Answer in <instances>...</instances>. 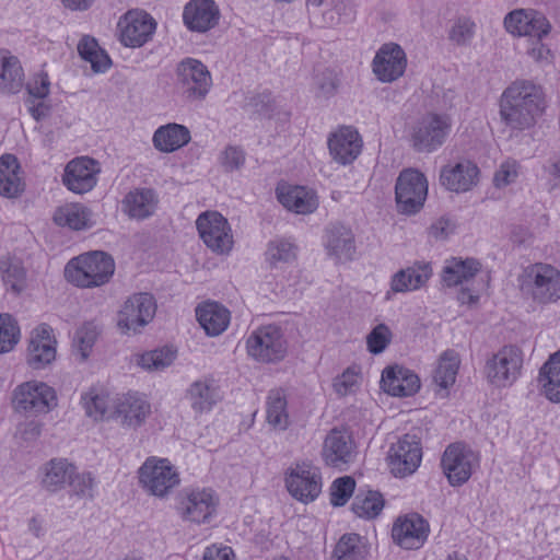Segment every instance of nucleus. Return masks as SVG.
Returning <instances> with one entry per match:
<instances>
[{
  "instance_id": "obj_20",
  "label": "nucleus",
  "mask_w": 560,
  "mask_h": 560,
  "mask_svg": "<svg viewBox=\"0 0 560 560\" xmlns=\"http://www.w3.org/2000/svg\"><path fill=\"white\" fill-rule=\"evenodd\" d=\"M428 522L417 513L398 517L392 530L394 541L408 550L422 547L428 538Z\"/></svg>"
},
{
  "instance_id": "obj_3",
  "label": "nucleus",
  "mask_w": 560,
  "mask_h": 560,
  "mask_svg": "<svg viewBox=\"0 0 560 560\" xmlns=\"http://www.w3.org/2000/svg\"><path fill=\"white\" fill-rule=\"evenodd\" d=\"M453 129V119L446 113L428 112L409 127L408 141L418 153H432L442 148Z\"/></svg>"
},
{
  "instance_id": "obj_35",
  "label": "nucleus",
  "mask_w": 560,
  "mask_h": 560,
  "mask_svg": "<svg viewBox=\"0 0 560 560\" xmlns=\"http://www.w3.org/2000/svg\"><path fill=\"white\" fill-rule=\"evenodd\" d=\"M189 129L176 122L160 126L153 133L154 148L162 153H172L185 147L190 141Z\"/></svg>"
},
{
  "instance_id": "obj_32",
  "label": "nucleus",
  "mask_w": 560,
  "mask_h": 560,
  "mask_svg": "<svg viewBox=\"0 0 560 560\" xmlns=\"http://www.w3.org/2000/svg\"><path fill=\"white\" fill-rule=\"evenodd\" d=\"M75 466L67 458H51L39 468L40 486L48 492H57L63 489Z\"/></svg>"
},
{
  "instance_id": "obj_58",
  "label": "nucleus",
  "mask_w": 560,
  "mask_h": 560,
  "mask_svg": "<svg viewBox=\"0 0 560 560\" xmlns=\"http://www.w3.org/2000/svg\"><path fill=\"white\" fill-rule=\"evenodd\" d=\"M534 10H515L509 13L504 19L506 31L513 35L522 36L526 25L530 23Z\"/></svg>"
},
{
  "instance_id": "obj_41",
  "label": "nucleus",
  "mask_w": 560,
  "mask_h": 560,
  "mask_svg": "<svg viewBox=\"0 0 560 560\" xmlns=\"http://www.w3.org/2000/svg\"><path fill=\"white\" fill-rule=\"evenodd\" d=\"M267 422L278 430H285L289 425L288 401L282 389L269 392L266 401Z\"/></svg>"
},
{
  "instance_id": "obj_52",
  "label": "nucleus",
  "mask_w": 560,
  "mask_h": 560,
  "mask_svg": "<svg viewBox=\"0 0 560 560\" xmlns=\"http://www.w3.org/2000/svg\"><path fill=\"white\" fill-rule=\"evenodd\" d=\"M355 488V481L350 476L337 478L330 487V503L334 506H342L351 498Z\"/></svg>"
},
{
  "instance_id": "obj_21",
  "label": "nucleus",
  "mask_w": 560,
  "mask_h": 560,
  "mask_svg": "<svg viewBox=\"0 0 560 560\" xmlns=\"http://www.w3.org/2000/svg\"><path fill=\"white\" fill-rule=\"evenodd\" d=\"M98 173L100 167L95 160L81 156L67 164L62 182L69 190L84 194L94 188Z\"/></svg>"
},
{
  "instance_id": "obj_28",
  "label": "nucleus",
  "mask_w": 560,
  "mask_h": 560,
  "mask_svg": "<svg viewBox=\"0 0 560 560\" xmlns=\"http://www.w3.org/2000/svg\"><path fill=\"white\" fill-rule=\"evenodd\" d=\"M382 388L392 396L408 397L420 389V378L411 370L394 365L382 373Z\"/></svg>"
},
{
  "instance_id": "obj_25",
  "label": "nucleus",
  "mask_w": 560,
  "mask_h": 560,
  "mask_svg": "<svg viewBox=\"0 0 560 560\" xmlns=\"http://www.w3.org/2000/svg\"><path fill=\"white\" fill-rule=\"evenodd\" d=\"M362 139L352 127H341L328 138L329 153L341 165L351 164L361 153Z\"/></svg>"
},
{
  "instance_id": "obj_24",
  "label": "nucleus",
  "mask_w": 560,
  "mask_h": 560,
  "mask_svg": "<svg viewBox=\"0 0 560 560\" xmlns=\"http://www.w3.org/2000/svg\"><path fill=\"white\" fill-rule=\"evenodd\" d=\"M406 66V54L397 44L383 45L373 60V71L382 82H393L400 78Z\"/></svg>"
},
{
  "instance_id": "obj_61",
  "label": "nucleus",
  "mask_w": 560,
  "mask_h": 560,
  "mask_svg": "<svg viewBox=\"0 0 560 560\" xmlns=\"http://www.w3.org/2000/svg\"><path fill=\"white\" fill-rule=\"evenodd\" d=\"M475 34V23L469 19H458L450 32V39L457 45H465Z\"/></svg>"
},
{
  "instance_id": "obj_37",
  "label": "nucleus",
  "mask_w": 560,
  "mask_h": 560,
  "mask_svg": "<svg viewBox=\"0 0 560 560\" xmlns=\"http://www.w3.org/2000/svg\"><path fill=\"white\" fill-rule=\"evenodd\" d=\"M24 190L20 176V165L14 155L4 154L0 158V195L15 198Z\"/></svg>"
},
{
  "instance_id": "obj_15",
  "label": "nucleus",
  "mask_w": 560,
  "mask_h": 560,
  "mask_svg": "<svg viewBox=\"0 0 560 560\" xmlns=\"http://www.w3.org/2000/svg\"><path fill=\"white\" fill-rule=\"evenodd\" d=\"M219 499L210 488L187 489L183 492L177 511L184 521L206 524L217 512Z\"/></svg>"
},
{
  "instance_id": "obj_36",
  "label": "nucleus",
  "mask_w": 560,
  "mask_h": 560,
  "mask_svg": "<svg viewBox=\"0 0 560 560\" xmlns=\"http://www.w3.org/2000/svg\"><path fill=\"white\" fill-rule=\"evenodd\" d=\"M54 222L61 228L81 231L93 225L91 210L82 203H66L58 207L52 215Z\"/></svg>"
},
{
  "instance_id": "obj_11",
  "label": "nucleus",
  "mask_w": 560,
  "mask_h": 560,
  "mask_svg": "<svg viewBox=\"0 0 560 560\" xmlns=\"http://www.w3.org/2000/svg\"><path fill=\"white\" fill-rule=\"evenodd\" d=\"M287 340L277 325H266L254 330L246 340L250 357L261 362H277L287 353Z\"/></svg>"
},
{
  "instance_id": "obj_5",
  "label": "nucleus",
  "mask_w": 560,
  "mask_h": 560,
  "mask_svg": "<svg viewBox=\"0 0 560 560\" xmlns=\"http://www.w3.org/2000/svg\"><path fill=\"white\" fill-rule=\"evenodd\" d=\"M522 366V351L515 346H504L487 358L483 374L491 385L504 388L516 382Z\"/></svg>"
},
{
  "instance_id": "obj_1",
  "label": "nucleus",
  "mask_w": 560,
  "mask_h": 560,
  "mask_svg": "<svg viewBox=\"0 0 560 560\" xmlns=\"http://www.w3.org/2000/svg\"><path fill=\"white\" fill-rule=\"evenodd\" d=\"M542 89L529 81H515L499 101L501 121L512 131L533 128L546 109Z\"/></svg>"
},
{
  "instance_id": "obj_26",
  "label": "nucleus",
  "mask_w": 560,
  "mask_h": 560,
  "mask_svg": "<svg viewBox=\"0 0 560 560\" xmlns=\"http://www.w3.org/2000/svg\"><path fill=\"white\" fill-rule=\"evenodd\" d=\"M479 168L471 161L444 165L440 171V184L450 191L465 192L478 180Z\"/></svg>"
},
{
  "instance_id": "obj_45",
  "label": "nucleus",
  "mask_w": 560,
  "mask_h": 560,
  "mask_svg": "<svg viewBox=\"0 0 560 560\" xmlns=\"http://www.w3.org/2000/svg\"><path fill=\"white\" fill-rule=\"evenodd\" d=\"M298 247L287 238L269 241L265 253L266 260L271 267H279L282 264H290L296 259Z\"/></svg>"
},
{
  "instance_id": "obj_56",
  "label": "nucleus",
  "mask_w": 560,
  "mask_h": 560,
  "mask_svg": "<svg viewBox=\"0 0 560 560\" xmlns=\"http://www.w3.org/2000/svg\"><path fill=\"white\" fill-rule=\"evenodd\" d=\"M67 485L77 497H93L94 478L91 472H78L75 469Z\"/></svg>"
},
{
  "instance_id": "obj_40",
  "label": "nucleus",
  "mask_w": 560,
  "mask_h": 560,
  "mask_svg": "<svg viewBox=\"0 0 560 560\" xmlns=\"http://www.w3.org/2000/svg\"><path fill=\"white\" fill-rule=\"evenodd\" d=\"M81 401L89 417L95 420L112 419L110 413L115 399H112L109 394L91 388L89 392L82 394Z\"/></svg>"
},
{
  "instance_id": "obj_43",
  "label": "nucleus",
  "mask_w": 560,
  "mask_h": 560,
  "mask_svg": "<svg viewBox=\"0 0 560 560\" xmlns=\"http://www.w3.org/2000/svg\"><path fill=\"white\" fill-rule=\"evenodd\" d=\"M460 365L459 354L452 349L444 351L433 374L434 383L442 389L454 385Z\"/></svg>"
},
{
  "instance_id": "obj_42",
  "label": "nucleus",
  "mask_w": 560,
  "mask_h": 560,
  "mask_svg": "<svg viewBox=\"0 0 560 560\" xmlns=\"http://www.w3.org/2000/svg\"><path fill=\"white\" fill-rule=\"evenodd\" d=\"M78 52L83 60L91 63V68L95 73H103L112 66V60L107 52L91 36H83L80 39Z\"/></svg>"
},
{
  "instance_id": "obj_51",
  "label": "nucleus",
  "mask_w": 560,
  "mask_h": 560,
  "mask_svg": "<svg viewBox=\"0 0 560 560\" xmlns=\"http://www.w3.org/2000/svg\"><path fill=\"white\" fill-rule=\"evenodd\" d=\"M360 536L358 534H345L337 542L334 550L335 560H358L361 555Z\"/></svg>"
},
{
  "instance_id": "obj_50",
  "label": "nucleus",
  "mask_w": 560,
  "mask_h": 560,
  "mask_svg": "<svg viewBox=\"0 0 560 560\" xmlns=\"http://www.w3.org/2000/svg\"><path fill=\"white\" fill-rule=\"evenodd\" d=\"M97 329L91 324H84L77 329L73 338V345L84 361L89 358L91 350L97 339Z\"/></svg>"
},
{
  "instance_id": "obj_63",
  "label": "nucleus",
  "mask_w": 560,
  "mask_h": 560,
  "mask_svg": "<svg viewBox=\"0 0 560 560\" xmlns=\"http://www.w3.org/2000/svg\"><path fill=\"white\" fill-rule=\"evenodd\" d=\"M359 374L354 369H347L341 375L337 376L334 381V389L340 396H346L353 393L358 386Z\"/></svg>"
},
{
  "instance_id": "obj_19",
  "label": "nucleus",
  "mask_w": 560,
  "mask_h": 560,
  "mask_svg": "<svg viewBox=\"0 0 560 560\" xmlns=\"http://www.w3.org/2000/svg\"><path fill=\"white\" fill-rule=\"evenodd\" d=\"M151 412L150 404L137 393H128L115 398L112 420L126 428H138Z\"/></svg>"
},
{
  "instance_id": "obj_23",
  "label": "nucleus",
  "mask_w": 560,
  "mask_h": 560,
  "mask_svg": "<svg viewBox=\"0 0 560 560\" xmlns=\"http://www.w3.org/2000/svg\"><path fill=\"white\" fill-rule=\"evenodd\" d=\"M220 18L221 12L214 0H189L183 11L184 25L196 33L214 28Z\"/></svg>"
},
{
  "instance_id": "obj_39",
  "label": "nucleus",
  "mask_w": 560,
  "mask_h": 560,
  "mask_svg": "<svg viewBox=\"0 0 560 560\" xmlns=\"http://www.w3.org/2000/svg\"><path fill=\"white\" fill-rule=\"evenodd\" d=\"M480 270V262L474 258H453L443 269L442 279L447 287L469 281Z\"/></svg>"
},
{
  "instance_id": "obj_12",
  "label": "nucleus",
  "mask_w": 560,
  "mask_h": 560,
  "mask_svg": "<svg viewBox=\"0 0 560 560\" xmlns=\"http://www.w3.org/2000/svg\"><path fill=\"white\" fill-rule=\"evenodd\" d=\"M289 493L302 503H310L322 492V475L317 467L307 462L291 465L284 477Z\"/></svg>"
},
{
  "instance_id": "obj_54",
  "label": "nucleus",
  "mask_w": 560,
  "mask_h": 560,
  "mask_svg": "<svg viewBox=\"0 0 560 560\" xmlns=\"http://www.w3.org/2000/svg\"><path fill=\"white\" fill-rule=\"evenodd\" d=\"M315 94L317 97L329 98L337 92L338 79L330 69H325L314 78Z\"/></svg>"
},
{
  "instance_id": "obj_46",
  "label": "nucleus",
  "mask_w": 560,
  "mask_h": 560,
  "mask_svg": "<svg viewBox=\"0 0 560 560\" xmlns=\"http://www.w3.org/2000/svg\"><path fill=\"white\" fill-rule=\"evenodd\" d=\"M384 503V498L378 491H368L355 495L351 509L357 516L371 520L382 512Z\"/></svg>"
},
{
  "instance_id": "obj_2",
  "label": "nucleus",
  "mask_w": 560,
  "mask_h": 560,
  "mask_svg": "<svg viewBox=\"0 0 560 560\" xmlns=\"http://www.w3.org/2000/svg\"><path fill=\"white\" fill-rule=\"evenodd\" d=\"M114 272L113 257L101 250L73 257L65 268L66 279L82 289L97 288L108 283Z\"/></svg>"
},
{
  "instance_id": "obj_6",
  "label": "nucleus",
  "mask_w": 560,
  "mask_h": 560,
  "mask_svg": "<svg viewBox=\"0 0 560 560\" xmlns=\"http://www.w3.org/2000/svg\"><path fill=\"white\" fill-rule=\"evenodd\" d=\"M428 196V180L425 176L415 168L402 170L395 185V200L397 210L402 214L419 212Z\"/></svg>"
},
{
  "instance_id": "obj_8",
  "label": "nucleus",
  "mask_w": 560,
  "mask_h": 560,
  "mask_svg": "<svg viewBox=\"0 0 560 560\" xmlns=\"http://www.w3.org/2000/svg\"><path fill=\"white\" fill-rule=\"evenodd\" d=\"M176 85L187 101H202L210 92L212 77L200 60L185 58L176 68Z\"/></svg>"
},
{
  "instance_id": "obj_17",
  "label": "nucleus",
  "mask_w": 560,
  "mask_h": 560,
  "mask_svg": "<svg viewBox=\"0 0 560 560\" xmlns=\"http://www.w3.org/2000/svg\"><path fill=\"white\" fill-rule=\"evenodd\" d=\"M119 38L126 47H141L148 43L156 28L154 19L142 10H130L118 21Z\"/></svg>"
},
{
  "instance_id": "obj_47",
  "label": "nucleus",
  "mask_w": 560,
  "mask_h": 560,
  "mask_svg": "<svg viewBox=\"0 0 560 560\" xmlns=\"http://www.w3.org/2000/svg\"><path fill=\"white\" fill-rule=\"evenodd\" d=\"M176 358V351L168 347L142 353L138 364L148 371H161L170 366Z\"/></svg>"
},
{
  "instance_id": "obj_31",
  "label": "nucleus",
  "mask_w": 560,
  "mask_h": 560,
  "mask_svg": "<svg viewBox=\"0 0 560 560\" xmlns=\"http://www.w3.org/2000/svg\"><path fill=\"white\" fill-rule=\"evenodd\" d=\"M279 202L298 214H308L318 207L315 191L304 186H280L277 188Z\"/></svg>"
},
{
  "instance_id": "obj_4",
  "label": "nucleus",
  "mask_w": 560,
  "mask_h": 560,
  "mask_svg": "<svg viewBox=\"0 0 560 560\" xmlns=\"http://www.w3.org/2000/svg\"><path fill=\"white\" fill-rule=\"evenodd\" d=\"M520 281L522 290L538 304L553 303L560 299V271L552 265H529Z\"/></svg>"
},
{
  "instance_id": "obj_48",
  "label": "nucleus",
  "mask_w": 560,
  "mask_h": 560,
  "mask_svg": "<svg viewBox=\"0 0 560 560\" xmlns=\"http://www.w3.org/2000/svg\"><path fill=\"white\" fill-rule=\"evenodd\" d=\"M357 14V0H336L331 10L323 15L325 23L334 27L341 23H350Z\"/></svg>"
},
{
  "instance_id": "obj_14",
  "label": "nucleus",
  "mask_w": 560,
  "mask_h": 560,
  "mask_svg": "<svg viewBox=\"0 0 560 560\" xmlns=\"http://www.w3.org/2000/svg\"><path fill=\"white\" fill-rule=\"evenodd\" d=\"M200 238L217 254H226L233 247V235L228 220L218 211H205L196 220Z\"/></svg>"
},
{
  "instance_id": "obj_16",
  "label": "nucleus",
  "mask_w": 560,
  "mask_h": 560,
  "mask_svg": "<svg viewBox=\"0 0 560 560\" xmlns=\"http://www.w3.org/2000/svg\"><path fill=\"white\" fill-rule=\"evenodd\" d=\"M322 243L327 256L336 264H346L355 258V235L350 226L341 222H331L325 228Z\"/></svg>"
},
{
  "instance_id": "obj_27",
  "label": "nucleus",
  "mask_w": 560,
  "mask_h": 560,
  "mask_svg": "<svg viewBox=\"0 0 560 560\" xmlns=\"http://www.w3.org/2000/svg\"><path fill=\"white\" fill-rule=\"evenodd\" d=\"M51 334L52 329L47 324L33 330L27 352V363L33 369H43L55 360L56 340Z\"/></svg>"
},
{
  "instance_id": "obj_59",
  "label": "nucleus",
  "mask_w": 560,
  "mask_h": 560,
  "mask_svg": "<svg viewBox=\"0 0 560 560\" xmlns=\"http://www.w3.org/2000/svg\"><path fill=\"white\" fill-rule=\"evenodd\" d=\"M246 155L244 150L237 145H229L222 152L220 161L226 172L240 170L245 164Z\"/></svg>"
},
{
  "instance_id": "obj_18",
  "label": "nucleus",
  "mask_w": 560,
  "mask_h": 560,
  "mask_svg": "<svg viewBox=\"0 0 560 560\" xmlns=\"http://www.w3.org/2000/svg\"><path fill=\"white\" fill-rule=\"evenodd\" d=\"M422 458L420 442L416 435L405 434L388 452V464L396 477L413 474Z\"/></svg>"
},
{
  "instance_id": "obj_10",
  "label": "nucleus",
  "mask_w": 560,
  "mask_h": 560,
  "mask_svg": "<svg viewBox=\"0 0 560 560\" xmlns=\"http://www.w3.org/2000/svg\"><path fill=\"white\" fill-rule=\"evenodd\" d=\"M441 467L452 487L466 483L479 467V456L462 442L450 444L441 458Z\"/></svg>"
},
{
  "instance_id": "obj_29",
  "label": "nucleus",
  "mask_w": 560,
  "mask_h": 560,
  "mask_svg": "<svg viewBox=\"0 0 560 560\" xmlns=\"http://www.w3.org/2000/svg\"><path fill=\"white\" fill-rule=\"evenodd\" d=\"M354 454L352 438L339 430H331L326 436L323 448V456L327 465L336 468L350 463Z\"/></svg>"
},
{
  "instance_id": "obj_60",
  "label": "nucleus",
  "mask_w": 560,
  "mask_h": 560,
  "mask_svg": "<svg viewBox=\"0 0 560 560\" xmlns=\"http://www.w3.org/2000/svg\"><path fill=\"white\" fill-rule=\"evenodd\" d=\"M26 91L30 97L43 100L48 96L50 91L49 77L45 71L35 73L26 83Z\"/></svg>"
},
{
  "instance_id": "obj_55",
  "label": "nucleus",
  "mask_w": 560,
  "mask_h": 560,
  "mask_svg": "<svg viewBox=\"0 0 560 560\" xmlns=\"http://www.w3.org/2000/svg\"><path fill=\"white\" fill-rule=\"evenodd\" d=\"M520 167V163L513 159L502 162L493 176L494 186L502 188L514 183L518 177Z\"/></svg>"
},
{
  "instance_id": "obj_13",
  "label": "nucleus",
  "mask_w": 560,
  "mask_h": 560,
  "mask_svg": "<svg viewBox=\"0 0 560 560\" xmlns=\"http://www.w3.org/2000/svg\"><path fill=\"white\" fill-rule=\"evenodd\" d=\"M156 302L151 293L140 292L130 295L118 312L117 325L125 332H139L154 317Z\"/></svg>"
},
{
  "instance_id": "obj_7",
  "label": "nucleus",
  "mask_w": 560,
  "mask_h": 560,
  "mask_svg": "<svg viewBox=\"0 0 560 560\" xmlns=\"http://www.w3.org/2000/svg\"><path fill=\"white\" fill-rule=\"evenodd\" d=\"M138 474L142 488L159 498L166 497L180 482L178 471L166 458H147Z\"/></svg>"
},
{
  "instance_id": "obj_33",
  "label": "nucleus",
  "mask_w": 560,
  "mask_h": 560,
  "mask_svg": "<svg viewBox=\"0 0 560 560\" xmlns=\"http://www.w3.org/2000/svg\"><path fill=\"white\" fill-rule=\"evenodd\" d=\"M196 316L208 336H219L229 326L230 311L218 302H205L197 306Z\"/></svg>"
},
{
  "instance_id": "obj_44",
  "label": "nucleus",
  "mask_w": 560,
  "mask_h": 560,
  "mask_svg": "<svg viewBox=\"0 0 560 560\" xmlns=\"http://www.w3.org/2000/svg\"><path fill=\"white\" fill-rule=\"evenodd\" d=\"M24 73L16 57L0 56V90L16 93L23 85Z\"/></svg>"
},
{
  "instance_id": "obj_22",
  "label": "nucleus",
  "mask_w": 560,
  "mask_h": 560,
  "mask_svg": "<svg viewBox=\"0 0 560 560\" xmlns=\"http://www.w3.org/2000/svg\"><path fill=\"white\" fill-rule=\"evenodd\" d=\"M185 399L196 416L209 413L221 400L220 386L211 376L195 380L185 390Z\"/></svg>"
},
{
  "instance_id": "obj_34",
  "label": "nucleus",
  "mask_w": 560,
  "mask_h": 560,
  "mask_svg": "<svg viewBox=\"0 0 560 560\" xmlns=\"http://www.w3.org/2000/svg\"><path fill=\"white\" fill-rule=\"evenodd\" d=\"M431 277L429 265L416 264L406 269L394 273L390 280V290L386 293V299H390V293H405L420 289Z\"/></svg>"
},
{
  "instance_id": "obj_62",
  "label": "nucleus",
  "mask_w": 560,
  "mask_h": 560,
  "mask_svg": "<svg viewBox=\"0 0 560 560\" xmlns=\"http://www.w3.org/2000/svg\"><path fill=\"white\" fill-rule=\"evenodd\" d=\"M530 18V23L526 25L522 36H529L538 40L549 34L551 25L544 14L535 11Z\"/></svg>"
},
{
  "instance_id": "obj_53",
  "label": "nucleus",
  "mask_w": 560,
  "mask_h": 560,
  "mask_svg": "<svg viewBox=\"0 0 560 560\" xmlns=\"http://www.w3.org/2000/svg\"><path fill=\"white\" fill-rule=\"evenodd\" d=\"M392 340V331L385 324L376 325L366 336L368 349L371 353L383 352Z\"/></svg>"
},
{
  "instance_id": "obj_9",
  "label": "nucleus",
  "mask_w": 560,
  "mask_h": 560,
  "mask_svg": "<svg viewBox=\"0 0 560 560\" xmlns=\"http://www.w3.org/2000/svg\"><path fill=\"white\" fill-rule=\"evenodd\" d=\"M56 390L39 381L20 384L13 392V405L20 412L31 416L48 413L57 406Z\"/></svg>"
},
{
  "instance_id": "obj_64",
  "label": "nucleus",
  "mask_w": 560,
  "mask_h": 560,
  "mask_svg": "<svg viewBox=\"0 0 560 560\" xmlns=\"http://www.w3.org/2000/svg\"><path fill=\"white\" fill-rule=\"evenodd\" d=\"M548 187L553 190L560 187V154L551 156L542 166Z\"/></svg>"
},
{
  "instance_id": "obj_38",
  "label": "nucleus",
  "mask_w": 560,
  "mask_h": 560,
  "mask_svg": "<svg viewBox=\"0 0 560 560\" xmlns=\"http://www.w3.org/2000/svg\"><path fill=\"white\" fill-rule=\"evenodd\" d=\"M538 382L545 397L560 404V351L551 354L540 368Z\"/></svg>"
},
{
  "instance_id": "obj_30",
  "label": "nucleus",
  "mask_w": 560,
  "mask_h": 560,
  "mask_svg": "<svg viewBox=\"0 0 560 560\" xmlns=\"http://www.w3.org/2000/svg\"><path fill=\"white\" fill-rule=\"evenodd\" d=\"M159 197L152 188H135L121 200V210L130 219L145 220L158 208Z\"/></svg>"
},
{
  "instance_id": "obj_49",
  "label": "nucleus",
  "mask_w": 560,
  "mask_h": 560,
  "mask_svg": "<svg viewBox=\"0 0 560 560\" xmlns=\"http://www.w3.org/2000/svg\"><path fill=\"white\" fill-rule=\"evenodd\" d=\"M20 340V327L10 314H0V353L10 352Z\"/></svg>"
},
{
  "instance_id": "obj_57",
  "label": "nucleus",
  "mask_w": 560,
  "mask_h": 560,
  "mask_svg": "<svg viewBox=\"0 0 560 560\" xmlns=\"http://www.w3.org/2000/svg\"><path fill=\"white\" fill-rule=\"evenodd\" d=\"M245 108L261 116L270 117L275 110L273 98L270 92L254 94L246 98Z\"/></svg>"
}]
</instances>
